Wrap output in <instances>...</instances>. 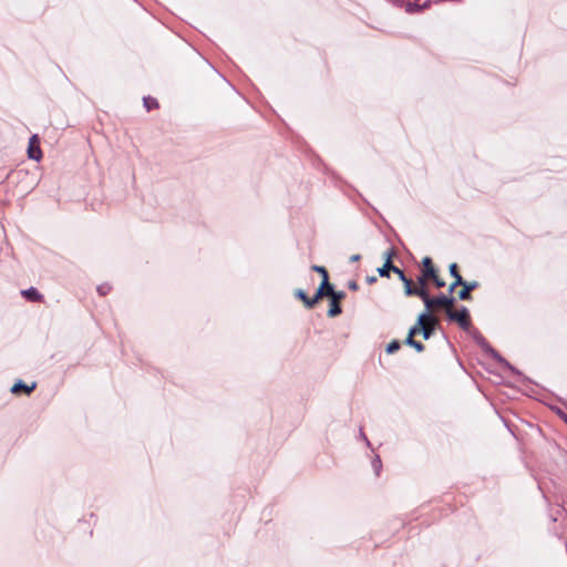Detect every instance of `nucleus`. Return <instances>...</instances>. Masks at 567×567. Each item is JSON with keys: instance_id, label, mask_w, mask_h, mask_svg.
Masks as SVG:
<instances>
[{"instance_id": "obj_1", "label": "nucleus", "mask_w": 567, "mask_h": 567, "mask_svg": "<svg viewBox=\"0 0 567 567\" xmlns=\"http://www.w3.org/2000/svg\"><path fill=\"white\" fill-rule=\"evenodd\" d=\"M412 296L421 298L426 307V310L431 313L437 309H444L446 312L447 309L451 308V306H454V298L447 297L445 295L432 298L430 297L426 288L422 287H419Z\"/></svg>"}, {"instance_id": "obj_2", "label": "nucleus", "mask_w": 567, "mask_h": 567, "mask_svg": "<svg viewBox=\"0 0 567 567\" xmlns=\"http://www.w3.org/2000/svg\"><path fill=\"white\" fill-rule=\"evenodd\" d=\"M421 275H423L429 281L432 280L437 288L445 287V281L440 277L432 259L427 256L422 259Z\"/></svg>"}, {"instance_id": "obj_3", "label": "nucleus", "mask_w": 567, "mask_h": 567, "mask_svg": "<svg viewBox=\"0 0 567 567\" xmlns=\"http://www.w3.org/2000/svg\"><path fill=\"white\" fill-rule=\"evenodd\" d=\"M446 315L450 320L457 322L462 329L466 330L470 328L471 318L466 308L463 307L461 310H456L454 309V306H451V308L447 309Z\"/></svg>"}, {"instance_id": "obj_4", "label": "nucleus", "mask_w": 567, "mask_h": 567, "mask_svg": "<svg viewBox=\"0 0 567 567\" xmlns=\"http://www.w3.org/2000/svg\"><path fill=\"white\" fill-rule=\"evenodd\" d=\"M28 156L35 161H40L42 158V151L40 148V140L38 135H32L29 140Z\"/></svg>"}, {"instance_id": "obj_5", "label": "nucleus", "mask_w": 567, "mask_h": 567, "mask_svg": "<svg viewBox=\"0 0 567 567\" xmlns=\"http://www.w3.org/2000/svg\"><path fill=\"white\" fill-rule=\"evenodd\" d=\"M393 272L398 275L399 279L404 285V292L406 296H412L419 287H415L412 279L408 278L404 272L396 266L393 268Z\"/></svg>"}, {"instance_id": "obj_6", "label": "nucleus", "mask_w": 567, "mask_h": 567, "mask_svg": "<svg viewBox=\"0 0 567 567\" xmlns=\"http://www.w3.org/2000/svg\"><path fill=\"white\" fill-rule=\"evenodd\" d=\"M332 293H333V288L329 282V278H323L321 280L319 288L317 289V292L312 297V301H319L320 299H322L326 296L330 297V295H332Z\"/></svg>"}, {"instance_id": "obj_7", "label": "nucleus", "mask_w": 567, "mask_h": 567, "mask_svg": "<svg viewBox=\"0 0 567 567\" xmlns=\"http://www.w3.org/2000/svg\"><path fill=\"white\" fill-rule=\"evenodd\" d=\"M416 324H419L421 328H429L430 330L434 331L435 326L437 324V319L432 316L431 312L426 311L417 317Z\"/></svg>"}, {"instance_id": "obj_8", "label": "nucleus", "mask_w": 567, "mask_h": 567, "mask_svg": "<svg viewBox=\"0 0 567 567\" xmlns=\"http://www.w3.org/2000/svg\"><path fill=\"white\" fill-rule=\"evenodd\" d=\"M394 256V251L392 249L385 252V262L382 267L378 268V274L381 277H389L390 271L393 272V268L395 267L392 262V257Z\"/></svg>"}, {"instance_id": "obj_9", "label": "nucleus", "mask_w": 567, "mask_h": 567, "mask_svg": "<svg viewBox=\"0 0 567 567\" xmlns=\"http://www.w3.org/2000/svg\"><path fill=\"white\" fill-rule=\"evenodd\" d=\"M462 289L458 291V298L462 300H470L472 299L471 292L475 290L478 287V284L476 281H465L463 280Z\"/></svg>"}, {"instance_id": "obj_10", "label": "nucleus", "mask_w": 567, "mask_h": 567, "mask_svg": "<svg viewBox=\"0 0 567 567\" xmlns=\"http://www.w3.org/2000/svg\"><path fill=\"white\" fill-rule=\"evenodd\" d=\"M37 388V383L35 382H32L30 385L25 384L24 382L22 381H18L16 382L12 388H11V392L16 395L20 394L21 392L25 393L27 395H29L31 392H33V390Z\"/></svg>"}, {"instance_id": "obj_11", "label": "nucleus", "mask_w": 567, "mask_h": 567, "mask_svg": "<svg viewBox=\"0 0 567 567\" xmlns=\"http://www.w3.org/2000/svg\"><path fill=\"white\" fill-rule=\"evenodd\" d=\"M416 334V329H413V327L410 328L409 330V333H408V337L405 339V344L414 348L417 352H423L424 351V344L420 341H416L414 338H415Z\"/></svg>"}, {"instance_id": "obj_12", "label": "nucleus", "mask_w": 567, "mask_h": 567, "mask_svg": "<svg viewBox=\"0 0 567 567\" xmlns=\"http://www.w3.org/2000/svg\"><path fill=\"white\" fill-rule=\"evenodd\" d=\"M450 274L454 278V281L450 285V291H453L458 285H463V277L458 272L457 264L453 262L450 265Z\"/></svg>"}, {"instance_id": "obj_13", "label": "nucleus", "mask_w": 567, "mask_h": 567, "mask_svg": "<svg viewBox=\"0 0 567 567\" xmlns=\"http://www.w3.org/2000/svg\"><path fill=\"white\" fill-rule=\"evenodd\" d=\"M21 295L29 301L40 302L43 300V296L35 288L22 290Z\"/></svg>"}, {"instance_id": "obj_14", "label": "nucleus", "mask_w": 567, "mask_h": 567, "mask_svg": "<svg viewBox=\"0 0 567 567\" xmlns=\"http://www.w3.org/2000/svg\"><path fill=\"white\" fill-rule=\"evenodd\" d=\"M295 296L296 298H298L299 300H301L303 302V305L308 308V309H311L315 307V305L318 302V301H312V298H309L307 296V293L302 290V289H297L295 291Z\"/></svg>"}, {"instance_id": "obj_15", "label": "nucleus", "mask_w": 567, "mask_h": 567, "mask_svg": "<svg viewBox=\"0 0 567 567\" xmlns=\"http://www.w3.org/2000/svg\"><path fill=\"white\" fill-rule=\"evenodd\" d=\"M342 312L340 302L338 300L331 299L330 301V308L328 310V316L333 318L339 316Z\"/></svg>"}, {"instance_id": "obj_16", "label": "nucleus", "mask_w": 567, "mask_h": 567, "mask_svg": "<svg viewBox=\"0 0 567 567\" xmlns=\"http://www.w3.org/2000/svg\"><path fill=\"white\" fill-rule=\"evenodd\" d=\"M143 102L147 111L156 110L159 106L157 100L152 96L144 97Z\"/></svg>"}, {"instance_id": "obj_17", "label": "nucleus", "mask_w": 567, "mask_h": 567, "mask_svg": "<svg viewBox=\"0 0 567 567\" xmlns=\"http://www.w3.org/2000/svg\"><path fill=\"white\" fill-rule=\"evenodd\" d=\"M413 329H416V334L422 333V336H423V338H424L425 340L430 339V338H431V336L433 334V331H432V330H430L429 328H421V327H419V324H416V323L413 326Z\"/></svg>"}, {"instance_id": "obj_18", "label": "nucleus", "mask_w": 567, "mask_h": 567, "mask_svg": "<svg viewBox=\"0 0 567 567\" xmlns=\"http://www.w3.org/2000/svg\"><path fill=\"white\" fill-rule=\"evenodd\" d=\"M400 348H401V343H400V341H398V340H392V341L388 344V347H386V352H388L389 354H392V353L396 352Z\"/></svg>"}, {"instance_id": "obj_19", "label": "nucleus", "mask_w": 567, "mask_h": 567, "mask_svg": "<svg viewBox=\"0 0 567 567\" xmlns=\"http://www.w3.org/2000/svg\"><path fill=\"white\" fill-rule=\"evenodd\" d=\"M421 0H408L406 2V10L413 11L414 8H422L425 6L424 3H420Z\"/></svg>"}, {"instance_id": "obj_20", "label": "nucleus", "mask_w": 567, "mask_h": 567, "mask_svg": "<svg viewBox=\"0 0 567 567\" xmlns=\"http://www.w3.org/2000/svg\"><path fill=\"white\" fill-rule=\"evenodd\" d=\"M311 269L316 272H318V275H321L322 279L323 278H329V275H328V271L327 269L323 267V266H317V265H313L311 267Z\"/></svg>"}, {"instance_id": "obj_21", "label": "nucleus", "mask_w": 567, "mask_h": 567, "mask_svg": "<svg viewBox=\"0 0 567 567\" xmlns=\"http://www.w3.org/2000/svg\"><path fill=\"white\" fill-rule=\"evenodd\" d=\"M112 290V287L111 285L109 284H103V285H100L97 287V292L101 295V296H106L107 293H110V291Z\"/></svg>"}, {"instance_id": "obj_22", "label": "nucleus", "mask_w": 567, "mask_h": 567, "mask_svg": "<svg viewBox=\"0 0 567 567\" xmlns=\"http://www.w3.org/2000/svg\"><path fill=\"white\" fill-rule=\"evenodd\" d=\"M346 297V293L343 291H334L330 295V299L338 300L341 302V300Z\"/></svg>"}, {"instance_id": "obj_23", "label": "nucleus", "mask_w": 567, "mask_h": 567, "mask_svg": "<svg viewBox=\"0 0 567 567\" xmlns=\"http://www.w3.org/2000/svg\"><path fill=\"white\" fill-rule=\"evenodd\" d=\"M427 279L423 276V275H420L417 277V285H415V287H422V288H425L426 284H427Z\"/></svg>"}, {"instance_id": "obj_24", "label": "nucleus", "mask_w": 567, "mask_h": 567, "mask_svg": "<svg viewBox=\"0 0 567 567\" xmlns=\"http://www.w3.org/2000/svg\"><path fill=\"white\" fill-rule=\"evenodd\" d=\"M349 288L351 290H358L359 286L355 281H351V282H349Z\"/></svg>"}, {"instance_id": "obj_25", "label": "nucleus", "mask_w": 567, "mask_h": 567, "mask_svg": "<svg viewBox=\"0 0 567 567\" xmlns=\"http://www.w3.org/2000/svg\"><path fill=\"white\" fill-rule=\"evenodd\" d=\"M360 258H361V256H360V255H352V256L350 257V261L354 262V261L360 260Z\"/></svg>"}, {"instance_id": "obj_26", "label": "nucleus", "mask_w": 567, "mask_h": 567, "mask_svg": "<svg viewBox=\"0 0 567 567\" xmlns=\"http://www.w3.org/2000/svg\"><path fill=\"white\" fill-rule=\"evenodd\" d=\"M367 281H368L369 284H374V282L377 281V278H375V277H373V276H372V277H368V278H367Z\"/></svg>"}]
</instances>
